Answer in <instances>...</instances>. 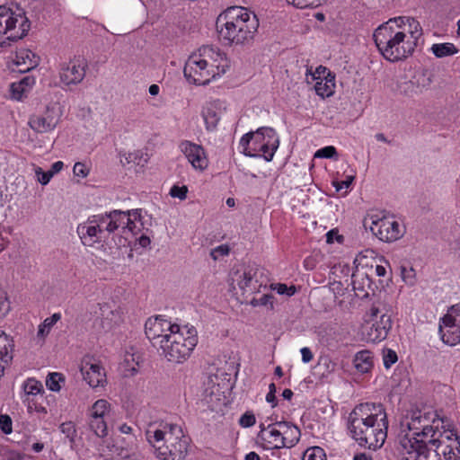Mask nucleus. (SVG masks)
Masks as SVG:
<instances>
[{
    "label": "nucleus",
    "mask_w": 460,
    "mask_h": 460,
    "mask_svg": "<svg viewBox=\"0 0 460 460\" xmlns=\"http://www.w3.org/2000/svg\"><path fill=\"white\" fill-rule=\"evenodd\" d=\"M398 359L397 354L393 349H386L384 351L383 360L385 368H389Z\"/></svg>",
    "instance_id": "48"
},
{
    "label": "nucleus",
    "mask_w": 460,
    "mask_h": 460,
    "mask_svg": "<svg viewBox=\"0 0 460 460\" xmlns=\"http://www.w3.org/2000/svg\"><path fill=\"white\" fill-rule=\"evenodd\" d=\"M58 122V119L49 111H47L42 115L31 116L28 124L37 133H47L53 130Z\"/></svg>",
    "instance_id": "22"
},
{
    "label": "nucleus",
    "mask_w": 460,
    "mask_h": 460,
    "mask_svg": "<svg viewBox=\"0 0 460 460\" xmlns=\"http://www.w3.org/2000/svg\"><path fill=\"white\" fill-rule=\"evenodd\" d=\"M40 63V57L30 49H22L16 52V65L20 72L35 68Z\"/></svg>",
    "instance_id": "26"
},
{
    "label": "nucleus",
    "mask_w": 460,
    "mask_h": 460,
    "mask_svg": "<svg viewBox=\"0 0 460 460\" xmlns=\"http://www.w3.org/2000/svg\"><path fill=\"white\" fill-rule=\"evenodd\" d=\"M439 332L441 333V339L444 343L454 346L460 342V326L451 325L449 329L443 330L442 326H439Z\"/></svg>",
    "instance_id": "31"
},
{
    "label": "nucleus",
    "mask_w": 460,
    "mask_h": 460,
    "mask_svg": "<svg viewBox=\"0 0 460 460\" xmlns=\"http://www.w3.org/2000/svg\"><path fill=\"white\" fill-rule=\"evenodd\" d=\"M169 425L170 424L165 425L164 430H162V429H155V430L148 429V430H146V438H147L148 442L153 445L154 447H155V445L160 446L159 444L163 441L166 442V438L170 437V434H171V429L168 427Z\"/></svg>",
    "instance_id": "34"
},
{
    "label": "nucleus",
    "mask_w": 460,
    "mask_h": 460,
    "mask_svg": "<svg viewBox=\"0 0 460 460\" xmlns=\"http://www.w3.org/2000/svg\"><path fill=\"white\" fill-rule=\"evenodd\" d=\"M109 409L110 403L104 399H100L93 404L89 411V415L93 417L105 418Z\"/></svg>",
    "instance_id": "36"
},
{
    "label": "nucleus",
    "mask_w": 460,
    "mask_h": 460,
    "mask_svg": "<svg viewBox=\"0 0 460 460\" xmlns=\"http://www.w3.org/2000/svg\"><path fill=\"white\" fill-rule=\"evenodd\" d=\"M258 438L267 444V448H283L286 447V441L283 442L279 427L277 422L265 427L261 425V430L258 433Z\"/></svg>",
    "instance_id": "20"
},
{
    "label": "nucleus",
    "mask_w": 460,
    "mask_h": 460,
    "mask_svg": "<svg viewBox=\"0 0 460 460\" xmlns=\"http://www.w3.org/2000/svg\"><path fill=\"white\" fill-rule=\"evenodd\" d=\"M197 55L202 60V65L207 66L209 71L214 72L217 76L225 74L229 67L226 55L212 46L201 47Z\"/></svg>",
    "instance_id": "13"
},
{
    "label": "nucleus",
    "mask_w": 460,
    "mask_h": 460,
    "mask_svg": "<svg viewBox=\"0 0 460 460\" xmlns=\"http://www.w3.org/2000/svg\"><path fill=\"white\" fill-rule=\"evenodd\" d=\"M86 67L87 62L84 59L64 63L60 67V79L67 85L79 84L85 76Z\"/></svg>",
    "instance_id": "16"
},
{
    "label": "nucleus",
    "mask_w": 460,
    "mask_h": 460,
    "mask_svg": "<svg viewBox=\"0 0 460 460\" xmlns=\"http://www.w3.org/2000/svg\"><path fill=\"white\" fill-rule=\"evenodd\" d=\"M256 419L253 413L246 411L239 420V424L243 428H250L255 424Z\"/></svg>",
    "instance_id": "52"
},
{
    "label": "nucleus",
    "mask_w": 460,
    "mask_h": 460,
    "mask_svg": "<svg viewBox=\"0 0 460 460\" xmlns=\"http://www.w3.org/2000/svg\"><path fill=\"white\" fill-rule=\"evenodd\" d=\"M30 28L31 22L23 13H16L11 8L0 6V46L22 39Z\"/></svg>",
    "instance_id": "7"
},
{
    "label": "nucleus",
    "mask_w": 460,
    "mask_h": 460,
    "mask_svg": "<svg viewBox=\"0 0 460 460\" xmlns=\"http://www.w3.org/2000/svg\"><path fill=\"white\" fill-rule=\"evenodd\" d=\"M60 431L72 442L75 437V427L72 421L64 422L59 426Z\"/></svg>",
    "instance_id": "46"
},
{
    "label": "nucleus",
    "mask_w": 460,
    "mask_h": 460,
    "mask_svg": "<svg viewBox=\"0 0 460 460\" xmlns=\"http://www.w3.org/2000/svg\"><path fill=\"white\" fill-rule=\"evenodd\" d=\"M13 341L4 332L0 333V360L5 364L13 358Z\"/></svg>",
    "instance_id": "29"
},
{
    "label": "nucleus",
    "mask_w": 460,
    "mask_h": 460,
    "mask_svg": "<svg viewBox=\"0 0 460 460\" xmlns=\"http://www.w3.org/2000/svg\"><path fill=\"white\" fill-rule=\"evenodd\" d=\"M23 390L28 395H36L43 391V385L40 381L29 378L23 384Z\"/></svg>",
    "instance_id": "40"
},
{
    "label": "nucleus",
    "mask_w": 460,
    "mask_h": 460,
    "mask_svg": "<svg viewBox=\"0 0 460 460\" xmlns=\"http://www.w3.org/2000/svg\"><path fill=\"white\" fill-rule=\"evenodd\" d=\"M273 299L274 296L272 294H264L260 298L252 297L250 301H243V303L250 304L252 306H258V305H270V309L273 308Z\"/></svg>",
    "instance_id": "41"
},
{
    "label": "nucleus",
    "mask_w": 460,
    "mask_h": 460,
    "mask_svg": "<svg viewBox=\"0 0 460 460\" xmlns=\"http://www.w3.org/2000/svg\"><path fill=\"white\" fill-rule=\"evenodd\" d=\"M100 216L101 217H97L99 222L104 224L105 221L109 220V218H111L112 221L115 222L117 229L122 227V229L125 230V223L127 219V214L125 211L112 210Z\"/></svg>",
    "instance_id": "33"
},
{
    "label": "nucleus",
    "mask_w": 460,
    "mask_h": 460,
    "mask_svg": "<svg viewBox=\"0 0 460 460\" xmlns=\"http://www.w3.org/2000/svg\"><path fill=\"white\" fill-rule=\"evenodd\" d=\"M170 437L166 438L168 445L155 446L156 456L162 460H182L187 456L189 442L188 438L181 435L174 436L176 432L181 434V429L177 425L170 424Z\"/></svg>",
    "instance_id": "8"
},
{
    "label": "nucleus",
    "mask_w": 460,
    "mask_h": 460,
    "mask_svg": "<svg viewBox=\"0 0 460 460\" xmlns=\"http://www.w3.org/2000/svg\"><path fill=\"white\" fill-rule=\"evenodd\" d=\"M187 193L188 188L185 185H173L170 190V195L173 198H178L181 200H184L187 198Z\"/></svg>",
    "instance_id": "47"
},
{
    "label": "nucleus",
    "mask_w": 460,
    "mask_h": 460,
    "mask_svg": "<svg viewBox=\"0 0 460 460\" xmlns=\"http://www.w3.org/2000/svg\"><path fill=\"white\" fill-rule=\"evenodd\" d=\"M456 322H459L460 323V319L457 320V319H455V316L454 314H449L447 313L443 318H442V323L447 329H449L451 325H457L456 324Z\"/></svg>",
    "instance_id": "57"
},
{
    "label": "nucleus",
    "mask_w": 460,
    "mask_h": 460,
    "mask_svg": "<svg viewBox=\"0 0 460 460\" xmlns=\"http://www.w3.org/2000/svg\"><path fill=\"white\" fill-rule=\"evenodd\" d=\"M354 367L361 373H367L373 367L371 352L368 350H361L354 357Z\"/></svg>",
    "instance_id": "28"
},
{
    "label": "nucleus",
    "mask_w": 460,
    "mask_h": 460,
    "mask_svg": "<svg viewBox=\"0 0 460 460\" xmlns=\"http://www.w3.org/2000/svg\"><path fill=\"white\" fill-rule=\"evenodd\" d=\"M19 83L26 87V92L31 88V86L35 84V79L32 76L26 75L23 78H22Z\"/></svg>",
    "instance_id": "58"
},
{
    "label": "nucleus",
    "mask_w": 460,
    "mask_h": 460,
    "mask_svg": "<svg viewBox=\"0 0 460 460\" xmlns=\"http://www.w3.org/2000/svg\"><path fill=\"white\" fill-rule=\"evenodd\" d=\"M97 217H101V216H93L86 222L79 224L76 228V233L84 246H93L102 238L103 223L99 222Z\"/></svg>",
    "instance_id": "14"
},
{
    "label": "nucleus",
    "mask_w": 460,
    "mask_h": 460,
    "mask_svg": "<svg viewBox=\"0 0 460 460\" xmlns=\"http://www.w3.org/2000/svg\"><path fill=\"white\" fill-rule=\"evenodd\" d=\"M388 420L381 404L361 403L349 416V429L362 447L380 448L387 436Z\"/></svg>",
    "instance_id": "1"
},
{
    "label": "nucleus",
    "mask_w": 460,
    "mask_h": 460,
    "mask_svg": "<svg viewBox=\"0 0 460 460\" xmlns=\"http://www.w3.org/2000/svg\"><path fill=\"white\" fill-rule=\"evenodd\" d=\"M100 310L102 311L100 318L101 327L105 332L111 330L120 318L119 312L111 310L107 304L101 305Z\"/></svg>",
    "instance_id": "27"
},
{
    "label": "nucleus",
    "mask_w": 460,
    "mask_h": 460,
    "mask_svg": "<svg viewBox=\"0 0 460 460\" xmlns=\"http://www.w3.org/2000/svg\"><path fill=\"white\" fill-rule=\"evenodd\" d=\"M89 429L98 437L105 438L108 435V427L105 418L93 417L89 415Z\"/></svg>",
    "instance_id": "32"
},
{
    "label": "nucleus",
    "mask_w": 460,
    "mask_h": 460,
    "mask_svg": "<svg viewBox=\"0 0 460 460\" xmlns=\"http://www.w3.org/2000/svg\"><path fill=\"white\" fill-rule=\"evenodd\" d=\"M333 79L334 76H331L330 79L325 77V82H323V79L317 81L314 85L315 93L323 98L331 96L333 93Z\"/></svg>",
    "instance_id": "35"
},
{
    "label": "nucleus",
    "mask_w": 460,
    "mask_h": 460,
    "mask_svg": "<svg viewBox=\"0 0 460 460\" xmlns=\"http://www.w3.org/2000/svg\"><path fill=\"white\" fill-rule=\"evenodd\" d=\"M395 25L404 30L407 34V39L414 40L417 43L418 39L422 35V29L418 21L412 17L399 16L392 18Z\"/></svg>",
    "instance_id": "23"
},
{
    "label": "nucleus",
    "mask_w": 460,
    "mask_h": 460,
    "mask_svg": "<svg viewBox=\"0 0 460 460\" xmlns=\"http://www.w3.org/2000/svg\"><path fill=\"white\" fill-rule=\"evenodd\" d=\"M202 65V60L197 54L191 55L185 64L183 73L186 79L194 84L205 85L217 75Z\"/></svg>",
    "instance_id": "12"
},
{
    "label": "nucleus",
    "mask_w": 460,
    "mask_h": 460,
    "mask_svg": "<svg viewBox=\"0 0 460 460\" xmlns=\"http://www.w3.org/2000/svg\"><path fill=\"white\" fill-rule=\"evenodd\" d=\"M274 289L279 295H287L288 296V287L286 284L279 283L275 286Z\"/></svg>",
    "instance_id": "63"
},
{
    "label": "nucleus",
    "mask_w": 460,
    "mask_h": 460,
    "mask_svg": "<svg viewBox=\"0 0 460 460\" xmlns=\"http://www.w3.org/2000/svg\"><path fill=\"white\" fill-rule=\"evenodd\" d=\"M277 426L279 427L283 442H287L285 447H292L298 443L301 432L296 425L288 421H277Z\"/></svg>",
    "instance_id": "25"
},
{
    "label": "nucleus",
    "mask_w": 460,
    "mask_h": 460,
    "mask_svg": "<svg viewBox=\"0 0 460 460\" xmlns=\"http://www.w3.org/2000/svg\"><path fill=\"white\" fill-rule=\"evenodd\" d=\"M443 432L439 433V437L445 438L450 443L447 445L446 449L443 451L445 460H460V439L459 437L448 421L441 420ZM438 460H440L438 458Z\"/></svg>",
    "instance_id": "17"
},
{
    "label": "nucleus",
    "mask_w": 460,
    "mask_h": 460,
    "mask_svg": "<svg viewBox=\"0 0 460 460\" xmlns=\"http://www.w3.org/2000/svg\"><path fill=\"white\" fill-rule=\"evenodd\" d=\"M223 104L219 100L209 102L202 111L206 128L208 130H214L220 119Z\"/></svg>",
    "instance_id": "24"
},
{
    "label": "nucleus",
    "mask_w": 460,
    "mask_h": 460,
    "mask_svg": "<svg viewBox=\"0 0 460 460\" xmlns=\"http://www.w3.org/2000/svg\"><path fill=\"white\" fill-rule=\"evenodd\" d=\"M65 378L60 373H50L46 379L47 387L53 392H58L61 389L60 382H64Z\"/></svg>",
    "instance_id": "38"
},
{
    "label": "nucleus",
    "mask_w": 460,
    "mask_h": 460,
    "mask_svg": "<svg viewBox=\"0 0 460 460\" xmlns=\"http://www.w3.org/2000/svg\"><path fill=\"white\" fill-rule=\"evenodd\" d=\"M0 429L6 435L12 433V430H13L12 419L10 418L9 415H6V414L0 415Z\"/></svg>",
    "instance_id": "50"
},
{
    "label": "nucleus",
    "mask_w": 460,
    "mask_h": 460,
    "mask_svg": "<svg viewBox=\"0 0 460 460\" xmlns=\"http://www.w3.org/2000/svg\"><path fill=\"white\" fill-rule=\"evenodd\" d=\"M334 238L336 239V241L340 243H341L343 242V236L342 235H340L338 234V230L336 229H332L331 231H329L327 234H326V242L328 243H332L333 241H334Z\"/></svg>",
    "instance_id": "56"
},
{
    "label": "nucleus",
    "mask_w": 460,
    "mask_h": 460,
    "mask_svg": "<svg viewBox=\"0 0 460 460\" xmlns=\"http://www.w3.org/2000/svg\"><path fill=\"white\" fill-rule=\"evenodd\" d=\"M175 326L179 325L176 323L172 324L161 315H157L154 318H149L146 322L145 333L153 347L158 349L159 347H163V343L169 337V333L175 331Z\"/></svg>",
    "instance_id": "11"
},
{
    "label": "nucleus",
    "mask_w": 460,
    "mask_h": 460,
    "mask_svg": "<svg viewBox=\"0 0 460 460\" xmlns=\"http://www.w3.org/2000/svg\"><path fill=\"white\" fill-rule=\"evenodd\" d=\"M23 458L24 455L22 453L4 446L0 460H22Z\"/></svg>",
    "instance_id": "44"
},
{
    "label": "nucleus",
    "mask_w": 460,
    "mask_h": 460,
    "mask_svg": "<svg viewBox=\"0 0 460 460\" xmlns=\"http://www.w3.org/2000/svg\"><path fill=\"white\" fill-rule=\"evenodd\" d=\"M354 179H355L354 176H347L345 181L335 183L336 190H340L342 188H349L351 185Z\"/></svg>",
    "instance_id": "59"
},
{
    "label": "nucleus",
    "mask_w": 460,
    "mask_h": 460,
    "mask_svg": "<svg viewBox=\"0 0 460 460\" xmlns=\"http://www.w3.org/2000/svg\"><path fill=\"white\" fill-rule=\"evenodd\" d=\"M253 137H254V133L249 132V133H246L245 135H243L240 140V146L243 147V153L246 156H250V157L260 156L259 154L253 153L252 147L250 146V143H251V141H252Z\"/></svg>",
    "instance_id": "39"
},
{
    "label": "nucleus",
    "mask_w": 460,
    "mask_h": 460,
    "mask_svg": "<svg viewBox=\"0 0 460 460\" xmlns=\"http://www.w3.org/2000/svg\"><path fill=\"white\" fill-rule=\"evenodd\" d=\"M373 38L379 52L390 62L408 58L416 48L415 40L407 39L404 30H401L391 19L376 29Z\"/></svg>",
    "instance_id": "3"
},
{
    "label": "nucleus",
    "mask_w": 460,
    "mask_h": 460,
    "mask_svg": "<svg viewBox=\"0 0 460 460\" xmlns=\"http://www.w3.org/2000/svg\"><path fill=\"white\" fill-rule=\"evenodd\" d=\"M323 0H287V2L296 8L317 7Z\"/></svg>",
    "instance_id": "43"
},
{
    "label": "nucleus",
    "mask_w": 460,
    "mask_h": 460,
    "mask_svg": "<svg viewBox=\"0 0 460 460\" xmlns=\"http://www.w3.org/2000/svg\"><path fill=\"white\" fill-rule=\"evenodd\" d=\"M373 281L364 268L357 269L352 274V286L356 296L361 298L369 296V290L374 292Z\"/></svg>",
    "instance_id": "21"
},
{
    "label": "nucleus",
    "mask_w": 460,
    "mask_h": 460,
    "mask_svg": "<svg viewBox=\"0 0 460 460\" xmlns=\"http://www.w3.org/2000/svg\"><path fill=\"white\" fill-rule=\"evenodd\" d=\"M63 166H64L63 162H61V161L55 162L52 164L51 169L49 172H51L52 175H54L55 173H58V172H60L62 170Z\"/></svg>",
    "instance_id": "64"
},
{
    "label": "nucleus",
    "mask_w": 460,
    "mask_h": 460,
    "mask_svg": "<svg viewBox=\"0 0 460 460\" xmlns=\"http://www.w3.org/2000/svg\"><path fill=\"white\" fill-rule=\"evenodd\" d=\"M11 93L13 99L21 100L26 93V87L22 85L19 82L11 84Z\"/></svg>",
    "instance_id": "49"
},
{
    "label": "nucleus",
    "mask_w": 460,
    "mask_h": 460,
    "mask_svg": "<svg viewBox=\"0 0 460 460\" xmlns=\"http://www.w3.org/2000/svg\"><path fill=\"white\" fill-rule=\"evenodd\" d=\"M256 133L258 137L262 140L267 138V141L258 146L252 147L253 153L259 154V157L263 156L267 162L271 161L279 145V139L275 129L272 128L262 127L258 128Z\"/></svg>",
    "instance_id": "15"
},
{
    "label": "nucleus",
    "mask_w": 460,
    "mask_h": 460,
    "mask_svg": "<svg viewBox=\"0 0 460 460\" xmlns=\"http://www.w3.org/2000/svg\"><path fill=\"white\" fill-rule=\"evenodd\" d=\"M36 174L39 176L38 181L42 184L46 185L49 182L50 179L52 178V173L48 172H43L40 167H38L35 170Z\"/></svg>",
    "instance_id": "55"
},
{
    "label": "nucleus",
    "mask_w": 460,
    "mask_h": 460,
    "mask_svg": "<svg viewBox=\"0 0 460 460\" xmlns=\"http://www.w3.org/2000/svg\"><path fill=\"white\" fill-rule=\"evenodd\" d=\"M181 148L195 169L204 170L208 166V159L201 146L184 141L181 143Z\"/></svg>",
    "instance_id": "19"
},
{
    "label": "nucleus",
    "mask_w": 460,
    "mask_h": 460,
    "mask_svg": "<svg viewBox=\"0 0 460 460\" xmlns=\"http://www.w3.org/2000/svg\"><path fill=\"white\" fill-rule=\"evenodd\" d=\"M81 373L91 387L103 386L106 383L105 371L98 363L84 361L81 367Z\"/></svg>",
    "instance_id": "18"
},
{
    "label": "nucleus",
    "mask_w": 460,
    "mask_h": 460,
    "mask_svg": "<svg viewBox=\"0 0 460 460\" xmlns=\"http://www.w3.org/2000/svg\"><path fill=\"white\" fill-rule=\"evenodd\" d=\"M336 155V148L332 146H329L317 150V152L314 155V157L332 158Z\"/></svg>",
    "instance_id": "51"
},
{
    "label": "nucleus",
    "mask_w": 460,
    "mask_h": 460,
    "mask_svg": "<svg viewBox=\"0 0 460 460\" xmlns=\"http://www.w3.org/2000/svg\"><path fill=\"white\" fill-rule=\"evenodd\" d=\"M433 55L438 58L453 56L458 53V49L450 42L435 43L430 49Z\"/></svg>",
    "instance_id": "30"
},
{
    "label": "nucleus",
    "mask_w": 460,
    "mask_h": 460,
    "mask_svg": "<svg viewBox=\"0 0 460 460\" xmlns=\"http://www.w3.org/2000/svg\"><path fill=\"white\" fill-rule=\"evenodd\" d=\"M381 303H374L366 313L361 324L362 339L367 342H379L384 341L393 325L391 315L381 308Z\"/></svg>",
    "instance_id": "6"
},
{
    "label": "nucleus",
    "mask_w": 460,
    "mask_h": 460,
    "mask_svg": "<svg viewBox=\"0 0 460 460\" xmlns=\"http://www.w3.org/2000/svg\"><path fill=\"white\" fill-rule=\"evenodd\" d=\"M303 460H325V454L321 447H314L305 452Z\"/></svg>",
    "instance_id": "42"
},
{
    "label": "nucleus",
    "mask_w": 460,
    "mask_h": 460,
    "mask_svg": "<svg viewBox=\"0 0 460 460\" xmlns=\"http://www.w3.org/2000/svg\"><path fill=\"white\" fill-rule=\"evenodd\" d=\"M102 229L103 233L106 231L109 234H111L117 230V227L115 226V222H113L111 218H109V220L105 221L103 224Z\"/></svg>",
    "instance_id": "61"
},
{
    "label": "nucleus",
    "mask_w": 460,
    "mask_h": 460,
    "mask_svg": "<svg viewBox=\"0 0 460 460\" xmlns=\"http://www.w3.org/2000/svg\"><path fill=\"white\" fill-rule=\"evenodd\" d=\"M73 172L76 176L84 178L89 174V169L85 166L84 164L77 162L74 165Z\"/></svg>",
    "instance_id": "54"
},
{
    "label": "nucleus",
    "mask_w": 460,
    "mask_h": 460,
    "mask_svg": "<svg viewBox=\"0 0 460 460\" xmlns=\"http://www.w3.org/2000/svg\"><path fill=\"white\" fill-rule=\"evenodd\" d=\"M229 253V247L227 245L222 244L215 249H213L210 252L213 260L217 261L219 257L227 255Z\"/></svg>",
    "instance_id": "53"
},
{
    "label": "nucleus",
    "mask_w": 460,
    "mask_h": 460,
    "mask_svg": "<svg viewBox=\"0 0 460 460\" xmlns=\"http://www.w3.org/2000/svg\"><path fill=\"white\" fill-rule=\"evenodd\" d=\"M216 25L221 38L230 43L243 44L253 39L259 20L244 7L231 6L218 15Z\"/></svg>",
    "instance_id": "2"
},
{
    "label": "nucleus",
    "mask_w": 460,
    "mask_h": 460,
    "mask_svg": "<svg viewBox=\"0 0 460 460\" xmlns=\"http://www.w3.org/2000/svg\"><path fill=\"white\" fill-rule=\"evenodd\" d=\"M302 360L304 363H308L313 359V353L307 347L301 349Z\"/></svg>",
    "instance_id": "60"
},
{
    "label": "nucleus",
    "mask_w": 460,
    "mask_h": 460,
    "mask_svg": "<svg viewBox=\"0 0 460 460\" xmlns=\"http://www.w3.org/2000/svg\"><path fill=\"white\" fill-rule=\"evenodd\" d=\"M175 331L169 333V337L164 340L163 347H159L157 351L164 356L169 362L181 364L186 361L198 342L197 331L194 327L175 326Z\"/></svg>",
    "instance_id": "4"
},
{
    "label": "nucleus",
    "mask_w": 460,
    "mask_h": 460,
    "mask_svg": "<svg viewBox=\"0 0 460 460\" xmlns=\"http://www.w3.org/2000/svg\"><path fill=\"white\" fill-rule=\"evenodd\" d=\"M438 429V426H436L435 429L433 425H425L420 433H415L417 436L421 435L423 438H429L428 440L405 436L400 442L406 454L409 455L404 460H438L437 449L442 441L439 438L435 437L439 432Z\"/></svg>",
    "instance_id": "5"
},
{
    "label": "nucleus",
    "mask_w": 460,
    "mask_h": 460,
    "mask_svg": "<svg viewBox=\"0 0 460 460\" xmlns=\"http://www.w3.org/2000/svg\"><path fill=\"white\" fill-rule=\"evenodd\" d=\"M11 305L8 300L7 293L0 288V319L4 318L10 311Z\"/></svg>",
    "instance_id": "45"
},
{
    "label": "nucleus",
    "mask_w": 460,
    "mask_h": 460,
    "mask_svg": "<svg viewBox=\"0 0 460 460\" xmlns=\"http://www.w3.org/2000/svg\"><path fill=\"white\" fill-rule=\"evenodd\" d=\"M259 271L260 268L256 264L243 265L240 268L233 269L230 274L231 285L235 288L234 284H236L243 296L260 292L262 284L258 279Z\"/></svg>",
    "instance_id": "9"
},
{
    "label": "nucleus",
    "mask_w": 460,
    "mask_h": 460,
    "mask_svg": "<svg viewBox=\"0 0 460 460\" xmlns=\"http://www.w3.org/2000/svg\"><path fill=\"white\" fill-rule=\"evenodd\" d=\"M60 319L59 314H54L52 316L46 318L42 324L39 326L38 337L44 338L47 336L51 327Z\"/></svg>",
    "instance_id": "37"
},
{
    "label": "nucleus",
    "mask_w": 460,
    "mask_h": 460,
    "mask_svg": "<svg viewBox=\"0 0 460 460\" xmlns=\"http://www.w3.org/2000/svg\"><path fill=\"white\" fill-rule=\"evenodd\" d=\"M127 214V217L132 218L133 220H140L141 219V214L139 209H133L125 211Z\"/></svg>",
    "instance_id": "62"
},
{
    "label": "nucleus",
    "mask_w": 460,
    "mask_h": 460,
    "mask_svg": "<svg viewBox=\"0 0 460 460\" xmlns=\"http://www.w3.org/2000/svg\"><path fill=\"white\" fill-rule=\"evenodd\" d=\"M371 218L370 231L380 241L390 243L402 236L403 232L394 217L384 216L378 217L377 216H373Z\"/></svg>",
    "instance_id": "10"
}]
</instances>
